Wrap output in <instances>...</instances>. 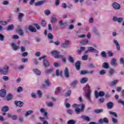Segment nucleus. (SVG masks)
<instances>
[{"instance_id":"1","label":"nucleus","mask_w":124,"mask_h":124,"mask_svg":"<svg viewBox=\"0 0 124 124\" xmlns=\"http://www.w3.org/2000/svg\"><path fill=\"white\" fill-rule=\"evenodd\" d=\"M73 108H75V112L76 114L79 115L81 112H83L84 110H85V104H74L72 106Z\"/></svg>"},{"instance_id":"2","label":"nucleus","mask_w":124,"mask_h":124,"mask_svg":"<svg viewBox=\"0 0 124 124\" xmlns=\"http://www.w3.org/2000/svg\"><path fill=\"white\" fill-rule=\"evenodd\" d=\"M51 54L55 59H62L63 55H61V53L57 50L52 51Z\"/></svg>"},{"instance_id":"3","label":"nucleus","mask_w":124,"mask_h":124,"mask_svg":"<svg viewBox=\"0 0 124 124\" xmlns=\"http://www.w3.org/2000/svg\"><path fill=\"white\" fill-rule=\"evenodd\" d=\"M86 91H87L86 93V98H87L88 100L90 101V102H92V99L91 98V93H92V91L90 89V86L89 85H87L85 87Z\"/></svg>"},{"instance_id":"4","label":"nucleus","mask_w":124,"mask_h":124,"mask_svg":"<svg viewBox=\"0 0 124 124\" xmlns=\"http://www.w3.org/2000/svg\"><path fill=\"white\" fill-rule=\"evenodd\" d=\"M9 71V66L5 65L3 69L0 68V73L3 75H6Z\"/></svg>"},{"instance_id":"5","label":"nucleus","mask_w":124,"mask_h":124,"mask_svg":"<svg viewBox=\"0 0 124 124\" xmlns=\"http://www.w3.org/2000/svg\"><path fill=\"white\" fill-rule=\"evenodd\" d=\"M88 52H91V53H95L96 54H98L99 51L96 49H94L93 47L89 46L88 47V51L85 52V54H87Z\"/></svg>"},{"instance_id":"6","label":"nucleus","mask_w":124,"mask_h":124,"mask_svg":"<svg viewBox=\"0 0 124 124\" xmlns=\"http://www.w3.org/2000/svg\"><path fill=\"white\" fill-rule=\"evenodd\" d=\"M105 95V92L103 91H100L99 93L97 91L95 92V96L96 98H98L99 96L102 97V96H104Z\"/></svg>"},{"instance_id":"7","label":"nucleus","mask_w":124,"mask_h":124,"mask_svg":"<svg viewBox=\"0 0 124 124\" xmlns=\"http://www.w3.org/2000/svg\"><path fill=\"white\" fill-rule=\"evenodd\" d=\"M45 84H43L42 85V88H44V89H47L48 87H50L51 85V82H50V81L49 79H46L45 80Z\"/></svg>"},{"instance_id":"8","label":"nucleus","mask_w":124,"mask_h":124,"mask_svg":"<svg viewBox=\"0 0 124 124\" xmlns=\"http://www.w3.org/2000/svg\"><path fill=\"white\" fill-rule=\"evenodd\" d=\"M92 31V32H93V33H94V34H95V35H97V36H100V32L98 31L96 27H93Z\"/></svg>"},{"instance_id":"9","label":"nucleus","mask_w":124,"mask_h":124,"mask_svg":"<svg viewBox=\"0 0 124 124\" xmlns=\"http://www.w3.org/2000/svg\"><path fill=\"white\" fill-rule=\"evenodd\" d=\"M113 22H118V23H122L124 21V17H118L117 16H113L112 18Z\"/></svg>"},{"instance_id":"10","label":"nucleus","mask_w":124,"mask_h":124,"mask_svg":"<svg viewBox=\"0 0 124 124\" xmlns=\"http://www.w3.org/2000/svg\"><path fill=\"white\" fill-rule=\"evenodd\" d=\"M99 124H103V123H105L106 124H108L109 123V120H108V118L107 117L104 118L103 119H100L98 121Z\"/></svg>"},{"instance_id":"11","label":"nucleus","mask_w":124,"mask_h":124,"mask_svg":"<svg viewBox=\"0 0 124 124\" xmlns=\"http://www.w3.org/2000/svg\"><path fill=\"white\" fill-rule=\"evenodd\" d=\"M40 112L42 113V114H44V116L46 118H48V112L46 111V109L43 108H41L40 109Z\"/></svg>"},{"instance_id":"12","label":"nucleus","mask_w":124,"mask_h":124,"mask_svg":"<svg viewBox=\"0 0 124 124\" xmlns=\"http://www.w3.org/2000/svg\"><path fill=\"white\" fill-rule=\"evenodd\" d=\"M67 26V22L66 21H63L62 20H61L60 21V28L61 29H64L65 27Z\"/></svg>"},{"instance_id":"13","label":"nucleus","mask_w":124,"mask_h":124,"mask_svg":"<svg viewBox=\"0 0 124 124\" xmlns=\"http://www.w3.org/2000/svg\"><path fill=\"white\" fill-rule=\"evenodd\" d=\"M6 95V90L5 89H1L0 90V97H5Z\"/></svg>"},{"instance_id":"14","label":"nucleus","mask_w":124,"mask_h":124,"mask_svg":"<svg viewBox=\"0 0 124 124\" xmlns=\"http://www.w3.org/2000/svg\"><path fill=\"white\" fill-rule=\"evenodd\" d=\"M15 104L17 107H22L24 105V102L16 100L15 101Z\"/></svg>"},{"instance_id":"15","label":"nucleus","mask_w":124,"mask_h":124,"mask_svg":"<svg viewBox=\"0 0 124 124\" xmlns=\"http://www.w3.org/2000/svg\"><path fill=\"white\" fill-rule=\"evenodd\" d=\"M112 7H113V8H114V9H121V5L116 2H114L112 4Z\"/></svg>"},{"instance_id":"16","label":"nucleus","mask_w":124,"mask_h":124,"mask_svg":"<svg viewBox=\"0 0 124 124\" xmlns=\"http://www.w3.org/2000/svg\"><path fill=\"white\" fill-rule=\"evenodd\" d=\"M75 66L77 70H80V68H81V62L78 61L75 63Z\"/></svg>"},{"instance_id":"17","label":"nucleus","mask_w":124,"mask_h":124,"mask_svg":"<svg viewBox=\"0 0 124 124\" xmlns=\"http://www.w3.org/2000/svg\"><path fill=\"white\" fill-rule=\"evenodd\" d=\"M110 63L112 66H117L118 65V63H117V60L115 58H112L111 59Z\"/></svg>"},{"instance_id":"18","label":"nucleus","mask_w":124,"mask_h":124,"mask_svg":"<svg viewBox=\"0 0 124 124\" xmlns=\"http://www.w3.org/2000/svg\"><path fill=\"white\" fill-rule=\"evenodd\" d=\"M28 30L31 31V32H36L37 30L36 29H35V27L31 26V25H30L28 27Z\"/></svg>"},{"instance_id":"19","label":"nucleus","mask_w":124,"mask_h":124,"mask_svg":"<svg viewBox=\"0 0 124 124\" xmlns=\"http://www.w3.org/2000/svg\"><path fill=\"white\" fill-rule=\"evenodd\" d=\"M64 74L66 78H68V77H69V71L68 70V68H65L64 70Z\"/></svg>"},{"instance_id":"20","label":"nucleus","mask_w":124,"mask_h":124,"mask_svg":"<svg viewBox=\"0 0 124 124\" xmlns=\"http://www.w3.org/2000/svg\"><path fill=\"white\" fill-rule=\"evenodd\" d=\"M11 46L14 51H17L19 49V46H16L15 43L12 44Z\"/></svg>"},{"instance_id":"21","label":"nucleus","mask_w":124,"mask_h":124,"mask_svg":"<svg viewBox=\"0 0 124 124\" xmlns=\"http://www.w3.org/2000/svg\"><path fill=\"white\" fill-rule=\"evenodd\" d=\"M2 112H8L9 111V107L7 106H3L1 108Z\"/></svg>"},{"instance_id":"22","label":"nucleus","mask_w":124,"mask_h":124,"mask_svg":"<svg viewBox=\"0 0 124 124\" xmlns=\"http://www.w3.org/2000/svg\"><path fill=\"white\" fill-rule=\"evenodd\" d=\"M55 75L56 76H62V71L58 69L56 70Z\"/></svg>"},{"instance_id":"23","label":"nucleus","mask_w":124,"mask_h":124,"mask_svg":"<svg viewBox=\"0 0 124 124\" xmlns=\"http://www.w3.org/2000/svg\"><path fill=\"white\" fill-rule=\"evenodd\" d=\"M80 118L83 119V120H84V121H86L87 122H90V121H91V118L89 116L81 115Z\"/></svg>"},{"instance_id":"24","label":"nucleus","mask_w":124,"mask_h":124,"mask_svg":"<svg viewBox=\"0 0 124 124\" xmlns=\"http://www.w3.org/2000/svg\"><path fill=\"white\" fill-rule=\"evenodd\" d=\"M88 80L89 79L88 78H83L80 79V82L81 84H86V83L88 82Z\"/></svg>"},{"instance_id":"25","label":"nucleus","mask_w":124,"mask_h":124,"mask_svg":"<svg viewBox=\"0 0 124 124\" xmlns=\"http://www.w3.org/2000/svg\"><path fill=\"white\" fill-rule=\"evenodd\" d=\"M13 99V94L12 93H9L6 97V100L7 101H9L10 100H12Z\"/></svg>"},{"instance_id":"26","label":"nucleus","mask_w":124,"mask_h":124,"mask_svg":"<svg viewBox=\"0 0 124 124\" xmlns=\"http://www.w3.org/2000/svg\"><path fill=\"white\" fill-rule=\"evenodd\" d=\"M43 64L45 67H48V66H50V63L47 60H44Z\"/></svg>"},{"instance_id":"27","label":"nucleus","mask_w":124,"mask_h":124,"mask_svg":"<svg viewBox=\"0 0 124 124\" xmlns=\"http://www.w3.org/2000/svg\"><path fill=\"white\" fill-rule=\"evenodd\" d=\"M23 17H24V14L19 13L18 16V19L20 22H22V19H23Z\"/></svg>"},{"instance_id":"28","label":"nucleus","mask_w":124,"mask_h":124,"mask_svg":"<svg viewBox=\"0 0 124 124\" xmlns=\"http://www.w3.org/2000/svg\"><path fill=\"white\" fill-rule=\"evenodd\" d=\"M114 104L112 102H108L107 104V106L108 108V109H112L113 108Z\"/></svg>"},{"instance_id":"29","label":"nucleus","mask_w":124,"mask_h":124,"mask_svg":"<svg viewBox=\"0 0 124 124\" xmlns=\"http://www.w3.org/2000/svg\"><path fill=\"white\" fill-rule=\"evenodd\" d=\"M14 30V25L11 24L8 26L7 31H13Z\"/></svg>"},{"instance_id":"30","label":"nucleus","mask_w":124,"mask_h":124,"mask_svg":"<svg viewBox=\"0 0 124 124\" xmlns=\"http://www.w3.org/2000/svg\"><path fill=\"white\" fill-rule=\"evenodd\" d=\"M109 114L111 116H113L114 118H118V114L114 111H109Z\"/></svg>"},{"instance_id":"31","label":"nucleus","mask_w":124,"mask_h":124,"mask_svg":"<svg viewBox=\"0 0 124 124\" xmlns=\"http://www.w3.org/2000/svg\"><path fill=\"white\" fill-rule=\"evenodd\" d=\"M86 48L84 46H81L80 48V49H78L77 52L78 54H81V52H84L85 51Z\"/></svg>"},{"instance_id":"32","label":"nucleus","mask_w":124,"mask_h":124,"mask_svg":"<svg viewBox=\"0 0 124 124\" xmlns=\"http://www.w3.org/2000/svg\"><path fill=\"white\" fill-rule=\"evenodd\" d=\"M78 83V81H77L76 80H74L71 84V87H72V88H75V87H76V85H77Z\"/></svg>"},{"instance_id":"33","label":"nucleus","mask_w":124,"mask_h":124,"mask_svg":"<svg viewBox=\"0 0 124 124\" xmlns=\"http://www.w3.org/2000/svg\"><path fill=\"white\" fill-rule=\"evenodd\" d=\"M61 90L62 89L61 87H57L55 91V94H56V95H58V94L61 92Z\"/></svg>"},{"instance_id":"34","label":"nucleus","mask_w":124,"mask_h":124,"mask_svg":"<svg viewBox=\"0 0 124 124\" xmlns=\"http://www.w3.org/2000/svg\"><path fill=\"white\" fill-rule=\"evenodd\" d=\"M102 66L103 68H105V69H108V68L109 67V64H108L107 62H104L103 63Z\"/></svg>"},{"instance_id":"35","label":"nucleus","mask_w":124,"mask_h":124,"mask_svg":"<svg viewBox=\"0 0 124 124\" xmlns=\"http://www.w3.org/2000/svg\"><path fill=\"white\" fill-rule=\"evenodd\" d=\"M33 71L37 75H40L41 74V72H40V70H38L37 69H33Z\"/></svg>"},{"instance_id":"36","label":"nucleus","mask_w":124,"mask_h":124,"mask_svg":"<svg viewBox=\"0 0 124 124\" xmlns=\"http://www.w3.org/2000/svg\"><path fill=\"white\" fill-rule=\"evenodd\" d=\"M94 112L95 114H100V113H102V112H103V109H95Z\"/></svg>"},{"instance_id":"37","label":"nucleus","mask_w":124,"mask_h":124,"mask_svg":"<svg viewBox=\"0 0 124 124\" xmlns=\"http://www.w3.org/2000/svg\"><path fill=\"white\" fill-rule=\"evenodd\" d=\"M53 71H54V69L51 68V69H48L46 70L45 71V73H46V74H48L49 73H52V72H53Z\"/></svg>"},{"instance_id":"38","label":"nucleus","mask_w":124,"mask_h":124,"mask_svg":"<svg viewBox=\"0 0 124 124\" xmlns=\"http://www.w3.org/2000/svg\"><path fill=\"white\" fill-rule=\"evenodd\" d=\"M44 3V1H39L35 3V6H39V5H42Z\"/></svg>"},{"instance_id":"39","label":"nucleus","mask_w":124,"mask_h":124,"mask_svg":"<svg viewBox=\"0 0 124 124\" xmlns=\"http://www.w3.org/2000/svg\"><path fill=\"white\" fill-rule=\"evenodd\" d=\"M33 113V111L31 110H28L26 112L25 114V117H28L29 115L32 114Z\"/></svg>"},{"instance_id":"40","label":"nucleus","mask_w":124,"mask_h":124,"mask_svg":"<svg viewBox=\"0 0 124 124\" xmlns=\"http://www.w3.org/2000/svg\"><path fill=\"white\" fill-rule=\"evenodd\" d=\"M47 37L48 39L51 40L54 39V36H53V35L51 33H48V34H47Z\"/></svg>"},{"instance_id":"41","label":"nucleus","mask_w":124,"mask_h":124,"mask_svg":"<svg viewBox=\"0 0 124 124\" xmlns=\"http://www.w3.org/2000/svg\"><path fill=\"white\" fill-rule=\"evenodd\" d=\"M76 121L74 120H69L67 122V124H76Z\"/></svg>"},{"instance_id":"42","label":"nucleus","mask_w":124,"mask_h":124,"mask_svg":"<svg viewBox=\"0 0 124 124\" xmlns=\"http://www.w3.org/2000/svg\"><path fill=\"white\" fill-rule=\"evenodd\" d=\"M44 13L46 16H49L51 14V12L49 10H45Z\"/></svg>"},{"instance_id":"43","label":"nucleus","mask_w":124,"mask_h":124,"mask_svg":"<svg viewBox=\"0 0 124 124\" xmlns=\"http://www.w3.org/2000/svg\"><path fill=\"white\" fill-rule=\"evenodd\" d=\"M108 72L110 76H112L113 73H115V70H114L113 69H110Z\"/></svg>"},{"instance_id":"44","label":"nucleus","mask_w":124,"mask_h":124,"mask_svg":"<svg viewBox=\"0 0 124 124\" xmlns=\"http://www.w3.org/2000/svg\"><path fill=\"white\" fill-rule=\"evenodd\" d=\"M46 25H47V23H46V21H45V20L44 19H43L42 20L41 25L42 26V27H46Z\"/></svg>"},{"instance_id":"45","label":"nucleus","mask_w":124,"mask_h":124,"mask_svg":"<svg viewBox=\"0 0 124 124\" xmlns=\"http://www.w3.org/2000/svg\"><path fill=\"white\" fill-rule=\"evenodd\" d=\"M68 61L69 62H71L72 63H74V60L73 59V58L71 56H69Z\"/></svg>"},{"instance_id":"46","label":"nucleus","mask_w":124,"mask_h":124,"mask_svg":"<svg viewBox=\"0 0 124 124\" xmlns=\"http://www.w3.org/2000/svg\"><path fill=\"white\" fill-rule=\"evenodd\" d=\"M0 25H2V26H6V25H7V22L0 20Z\"/></svg>"},{"instance_id":"47","label":"nucleus","mask_w":124,"mask_h":124,"mask_svg":"<svg viewBox=\"0 0 124 124\" xmlns=\"http://www.w3.org/2000/svg\"><path fill=\"white\" fill-rule=\"evenodd\" d=\"M100 75H104L105 74H106V70H102L100 71L99 73Z\"/></svg>"},{"instance_id":"48","label":"nucleus","mask_w":124,"mask_h":124,"mask_svg":"<svg viewBox=\"0 0 124 124\" xmlns=\"http://www.w3.org/2000/svg\"><path fill=\"white\" fill-rule=\"evenodd\" d=\"M71 95V90H69L65 93V96H70Z\"/></svg>"},{"instance_id":"49","label":"nucleus","mask_w":124,"mask_h":124,"mask_svg":"<svg viewBox=\"0 0 124 124\" xmlns=\"http://www.w3.org/2000/svg\"><path fill=\"white\" fill-rule=\"evenodd\" d=\"M111 120L112 121L113 124H117L118 120H117V119H116V118H115L114 117H112L111 118Z\"/></svg>"},{"instance_id":"50","label":"nucleus","mask_w":124,"mask_h":124,"mask_svg":"<svg viewBox=\"0 0 124 124\" xmlns=\"http://www.w3.org/2000/svg\"><path fill=\"white\" fill-rule=\"evenodd\" d=\"M81 59L82 61H87V60H88V55H84L82 57Z\"/></svg>"},{"instance_id":"51","label":"nucleus","mask_w":124,"mask_h":124,"mask_svg":"<svg viewBox=\"0 0 124 124\" xmlns=\"http://www.w3.org/2000/svg\"><path fill=\"white\" fill-rule=\"evenodd\" d=\"M17 93H22L23 92V88L21 86H19L17 90Z\"/></svg>"},{"instance_id":"52","label":"nucleus","mask_w":124,"mask_h":124,"mask_svg":"<svg viewBox=\"0 0 124 124\" xmlns=\"http://www.w3.org/2000/svg\"><path fill=\"white\" fill-rule=\"evenodd\" d=\"M2 79L4 81H8L9 80V77L6 76H4L2 77Z\"/></svg>"},{"instance_id":"53","label":"nucleus","mask_w":124,"mask_h":124,"mask_svg":"<svg viewBox=\"0 0 124 124\" xmlns=\"http://www.w3.org/2000/svg\"><path fill=\"white\" fill-rule=\"evenodd\" d=\"M33 26H34V27H35V28L37 29V30H40L41 27H40V25L35 23L34 24Z\"/></svg>"},{"instance_id":"54","label":"nucleus","mask_w":124,"mask_h":124,"mask_svg":"<svg viewBox=\"0 0 124 124\" xmlns=\"http://www.w3.org/2000/svg\"><path fill=\"white\" fill-rule=\"evenodd\" d=\"M101 55L103 58H106V52L102 51L101 53Z\"/></svg>"},{"instance_id":"55","label":"nucleus","mask_w":124,"mask_h":124,"mask_svg":"<svg viewBox=\"0 0 124 124\" xmlns=\"http://www.w3.org/2000/svg\"><path fill=\"white\" fill-rule=\"evenodd\" d=\"M82 43L84 45H87V44H88V43H89V41H88V40L85 39L82 41Z\"/></svg>"},{"instance_id":"56","label":"nucleus","mask_w":124,"mask_h":124,"mask_svg":"<svg viewBox=\"0 0 124 124\" xmlns=\"http://www.w3.org/2000/svg\"><path fill=\"white\" fill-rule=\"evenodd\" d=\"M2 4H3V5H8V4H9V1L5 0L2 2Z\"/></svg>"},{"instance_id":"57","label":"nucleus","mask_w":124,"mask_h":124,"mask_svg":"<svg viewBox=\"0 0 124 124\" xmlns=\"http://www.w3.org/2000/svg\"><path fill=\"white\" fill-rule=\"evenodd\" d=\"M12 120H14V121L17 120V119H18V116H17V115H13L12 116Z\"/></svg>"},{"instance_id":"58","label":"nucleus","mask_w":124,"mask_h":124,"mask_svg":"<svg viewBox=\"0 0 124 124\" xmlns=\"http://www.w3.org/2000/svg\"><path fill=\"white\" fill-rule=\"evenodd\" d=\"M46 105L47 106H48V107H52L53 106L54 104L52 102H49V103H47Z\"/></svg>"},{"instance_id":"59","label":"nucleus","mask_w":124,"mask_h":124,"mask_svg":"<svg viewBox=\"0 0 124 124\" xmlns=\"http://www.w3.org/2000/svg\"><path fill=\"white\" fill-rule=\"evenodd\" d=\"M4 40V36L2 34H0V41H3Z\"/></svg>"},{"instance_id":"60","label":"nucleus","mask_w":124,"mask_h":124,"mask_svg":"<svg viewBox=\"0 0 124 124\" xmlns=\"http://www.w3.org/2000/svg\"><path fill=\"white\" fill-rule=\"evenodd\" d=\"M57 21V18L56 17H51V23H55Z\"/></svg>"},{"instance_id":"61","label":"nucleus","mask_w":124,"mask_h":124,"mask_svg":"<svg viewBox=\"0 0 124 124\" xmlns=\"http://www.w3.org/2000/svg\"><path fill=\"white\" fill-rule=\"evenodd\" d=\"M85 74H87V70H82L80 72V75H85Z\"/></svg>"},{"instance_id":"62","label":"nucleus","mask_w":124,"mask_h":124,"mask_svg":"<svg viewBox=\"0 0 124 124\" xmlns=\"http://www.w3.org/2000/svg\"><path fill=\"white\" fill-rule=\"evenodd\" d=\"M67 112L68 113V114H69L70 115H72V114H73V111H72V109H68L67 110Z\"/></svg>"},{"instance_id":"63","label":"nucleus","mask_w":124,"mask_h":124,"mask_svg":"<svg viewBox=\"0 0 124 124\" xmlns=\"http://www.w3.org/2000/svg\"><path fill=\"white\" fill-rule=\"evenodd\" d=\"M118 80H115L111 82V85L112 86H114V85H116V84H117V83H118Z\"/></svg>"},{"instance_id":"64","label":"nucleus","mask_w":124,"mask_h":124,"mask_svg":"<svg viewBox=\"0 0 124 124\" xmlns=\"http://www.w3.org/2000/svg\"><path fill=\"white\" fill-rule=\"evenodd\" d=\"M37 93L39 97H41L42 96V93L40 91V90H38L37 91Z\"/></svg>"}]
</instances>
